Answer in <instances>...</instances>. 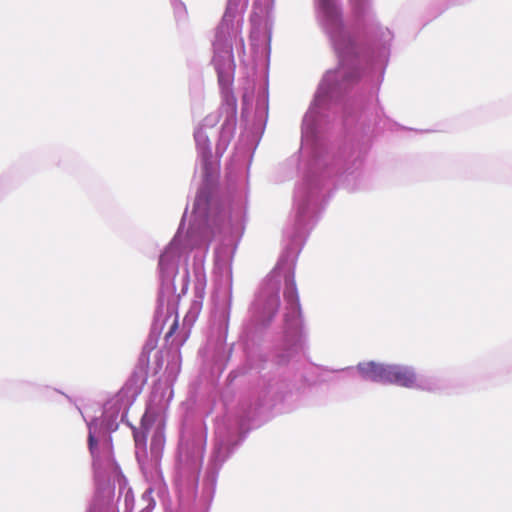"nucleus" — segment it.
<instances>
[{"label": "nucleus", "instance_id": "obj_6", "mask_svg": "<svg viewBox=\"0 0 512 512\" xmlns=\"http://www.w3.org/2000/svg\"><path fill=\"white\" fill-rule=\"evenodd\" d=\"M88 443H89V448L91 450L97 445V441L91 433L89 434Z\"/></svg>", "mask_w": 512, "mask_h": 512}, {"label": "nucleus", "instance_id": "obj_3", "mask_svg": "<svg viewBox=\"0 0 512 512\" xmlns=\"http://www.w3.org/2000/svg\"><path fill=\"white\" fill-rule=\"evenodd\" d=\"M163 443H164L163 435H161V434L155 435L151 441V450H154L156 447L161 448L163 446Z\"/></svg>", "mask_w": 512, "mask_h": 512}, {"label": "nucleus", "instance_id": "obj_1", "mask_svg": "<svg viewBox=\"0 0 512 512\" xmlns=\"http://www.w3.org/2000/svg\"><path fill=\"white\" fill-rule=\"evenodd\" d=\"M387 373L386 383L412 388L417 381L416 373L411 367L388 365Z\"/></svg>", "mask_w": 512, "mask_h": 512}, {"label": "nucleus", "instance_id": "obj_2", "mask_svg": "<svg viewBox=\"0 0 512 512\" xmlns=\"http://www.w3.org/2000/svg\"><path fill=\"white\" fill-rule=\"evenodd\" d=\"M357 369L365 379L386 383L388 365L370 361L359 363Z\"/></svg>", "mask_w": 512, "mask_h": 512}, {"label": "nucleus", "instance_id": "obj_4", "mask_svg": "<svg viewBox=\"0 0 512 512\" xmlns=\"http://www.w3.org/2000/svg\"><path fill=\"white\" fill-rule=\"evenodd\" d=\"M177 329H178V319H177V317H175V319L173 320V323L170 326L169 331L166 333L165 338L168 339L171 336H173L174 333L177 331Z\"/></svg>", "mask_w": 512, "mask_h": 512}, {"label": "nucleus", "instance_id": "obj_5", "mask_svg": "<svg viewBox=\"0 0 512 512\" xmlns=\"http://www.w3.org/2000/svg\"><path fill=\"white\" fill-rule=\"evenodd\" d=\"M270 306L272 309V312L275 313L276 309L279 306V298L275 295L270 298Z\"/></svg>", "mask_w": 512, "mask_h": 512}]
</instances>
